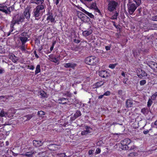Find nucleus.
Instances as JSON below:
<instances>
[{
	"mask_svg": "<svg viewBox=\"0 0 157 157\" xmlns=\"http://www.w3.org/2000/svg\"><path fill=\"white\" fill-rule=\"evenodd\" d=\"M25 19L24 16L21 14H17L14 16L13 18V20L11 22L10 24V27L11 30L10 31L9 33H8L7 36H9L10 34L13 30V26L16 24H19L20 23L23 22Z\"/></svg>",
	"mask_w": 157,
	"mask_h": 157,
	"instance_id": "obj_1",
	"label": "nucleus"
},
{
	"mask_svg": "<svg viewBox=\"0 0 157 157\" xmlns=\"http://www.w3.org/2000/svg\"><path fill=\"white\" fill-rule=\"evenodd\" d=\"M44 11V7L43 5H38L33 10V16L35 17H40Z\"/></svg>",
	"mask_w": 157,
	"mask_h": 157,
	"instance_id": "obj_2",
	"label": "nucleus"
},
{
	"mask_svg": "<svg viewBox=\"0 0 157 157\" xmlns=\"http://www.w3.org/2000/svg\"><path fill=\"white\" fill-rule=\"evenodd\" d=\"M98 61V59L94 56L88 57L85 59V63L91 65H95Z\"/></svg>",
	"mask_w": 157,
	"mask_h": 157,
	"instance_id": "obj_3",
	"label": "nucleus"
},
{
	"mask_svg": "<svg viewBox=\"0 0 157 157\" xmlns=\"http://www.w3.org/2000/svg\"><path fill=\"white\" fill-rule=\"evenodd\" d=\"M131 142V140L128 138L124 139L121 141V148L123 150H127L129 148L128 146Z\"/></svg>",
	"mask_w": 157,
	"mask_h": 157,
	"instance_id": "obj_4",
	"label": "nucleus"
},
{
	"mask_svg": "<svg viewBox=\"0 0 157 157\" xmlns=\"http://www.w3.org/2000/svg\"><path fill=\"white\" fill-rule=\"evenodd\" d=\"M107 1L108 2V9L109 11L112 12L116 9L118 5L117 2L113 0H108Z\"/></svg>",
	"mask_w": 157,
	"mask_h": 157,
	"instance_id": "obj_5",
	"label": "nucleus"
},
{
	"mask_svg": "<svg viewBox=\"0 0 157 157\" xmlns=\"http://www.w3.org/2000/svg\"><path fill=\"white\" fill-rule=\"evenodd\" d=\"M137 5H136L133 3H130L128 4V12L130 14H132L135 11L137 7Z\"/></svg>",
	"mask_w": 157,
	"mask_h": 157,
	"instance_id": "obj_6",
	"label": "nucleus"
},
{
	"mask_svg": "<svg viewBox=\"0 0 157 157\" xmlns=\"http://www.w3.org/2000/svg\"><path fill=\"white\" fill-rule=\"evenodd\" d=\"M99 75L100 77L104 78H106L109 77L110 75L109 73L107 71L105 70L100 71L99 73Z\"/></svg>",
	"mask_w": 157,
	"mask_h": 157,
	"instance_id": "obj_7",
	"label": "nucleus"
},
{
	"mask_svg": "<svg viewBox=\"0 0 157 157\" xmlns=\"http://www.w3.org/2000/svg\"><path fill=\"white\" fill-rule=\"evenodd\" d=\"M44 0H30L31 3L36 4L39 5H43L44 7L45 6L44 3Z\"/></svg>",
	"mask_w": 157,
	"mask_h": 157,
	"instance_id": "obj_8",
	"label": "nucleus"
},
{
	"mask_svg": "<svg viewBox=\"0 0 157 157\" xmlns=\"http://www.w3.org/2000/svg\"><path fill=\"white\" fill-rule=\"evenodd\" d=\"M24 14L25 17L27 19L29 20L30 18V13L29 12V9L28 8H26L24 12Z\"/></svg>",
	"mask_w": 157,
	"mask_h": 157,
	"instance_id": "obj_9",
	"label": "nucleus"
},
{
	"mask_svg": "<svg viewBox=\"0 0 157 157\" xmlns=\"http://www.w3.org/2000/svg\"><path fill=\"white\" fill-rule=\"evenodd\" d=\"M137 74L138 76L140 78H141L143 76H147V73L144 71L140 69L138 70V72H137Z\"/></svg>",
	"mask_w": 157,
	"mask_h": 157,
	"instance_id": "obj_10",
	"label": "nucleus"
},
{
	"mask_svg": "<svg viewBox=\"0 0 157 157\" xmlns=\"http://www.w3.org/2000/svg\"><path fill=\"white\" fill-rule=\"evenodd\" d=\"M76 66V64L73 63H66L64 64V66L65 67H71L73 69L74 68V67Z\"/></svg>",
	"mask_w": 157,
	"mask_h": 157,
	"instance_id": "obj_11",
	"label": "nucleus"
},
{
	"mask_svg": "<svg viewBox=\"0 0 157 157\" xmlns=\"http://www.w3.org/2000/svg\"><path fill=\"white\" fill-rule=\"evenodd\" d=\"M33 143L34 146L36 147H38L42 146L43 144L41 141L39 140H35L33 141Z\"/></svg>",
	"mask_w": 157,
	"mask_h": 157,
	"instance_id": "obj_12",
	"label": "nucleus"
},
{
	"mask_svg": "<svg viewBox=\"0 0 157 157\" xmlns=\"http://www.w3.org/2000/svg\"><path fill=\"white\" fill-rule=\"evenodd\" d=\"M147 64L151 69H154L155 67L157 68V63L153 62H149Z\"/></svg>",
	"mask_w": 157,
	"mask_h": 157,
	"instance_id": "obj_13",
	"label": "nucleus"
},
{
	"mask_svg": "<svg viewBox=\"0 0 157 157\" xmlns=\"http://www.w3.org/2000/svg\"><path fill=\"white\" fill-rule=\"evenodd\" d=\"M47 20H49L52 23H55V17H54L52 14H49V15L47 19Z\"/></svg>",
	"mask_w": 157,
	"mask_h": 157,
	"instance_id": "obj_14",
	"label": "nucleus"
},
{
	"mask_svg": "<svg viewBox=\"0 0 157 157\" xmlns=\"http://www.w3.org/2000/svg\"><path fill=\"white\" fill-rule=\"evenodd\" d=\"M86 130L81 132V135H86L90 132V128L87 126H86L85 128Z\"/></svg>",
	"mask_w": 157,
	"mask_h": 157,
	"instance_id": "obj_15",
	"label": "nucleus"
},
{
	"mask_svg": "<svg viewBox=\"0 0 157 157\" xmlns=\"http://www.w3.org/2000/svg\"><path fill=\"white\" fill-rule=\"evenodd\" d=\"M92 33V31L91 30H85L83 32L82 34L85 36H87L90 35Z\"/></svg>",
	"mask_w": 157,
	"mask_h": 157,
	"instance_id": "obj_16",
	"label": "nucleus"
},
{
	"mask_svg": "<svg viewBox=\"0 0 157 157\" xmlns=\"http://www.w3.org/2000/svg\"><path fill=\"white\" fill-rule=\"evenodd\" d=\"M9 114L8 112H5L3 109L1 110L0 113V116L1 117H6L8 116Z\"/></svg>",
	"mask_w": 157,
	"mask_h": 157,
	"instance_id": "obj_17",
	"label": "nucleus"
},
{
	"mask_svg": "<svg viewBox=\"0 0 157 157\" xmlns=\"http://www.w3.org/2000/svg\"><path fill=\"white\" fill-rule=\"evenodd\" d=\"M9 58L14 63H16L18 60V58L13 54L11 55L10 56Z\"/></svg>",
	"mask_w": 157,
	"mask_h": 157,
	"instance_id": "obj_18",
	"label": "nucleus"
},
{
	"mask_svg": "<svg viewBox=\"0 0 157 157\" xmlns=\"http://www.w3.org/2000/svg\"><path fill=\"white\" fill-rule=\"evenodd\" d=\"M7 7L5 6H0V11L4 12L6 13H7Z\"/></svg>",
	"mask_w": 157,
	"mask_h": 157,
	"instance_id": "obj_19",
	"label": "nucleus"
},
{
	"mask_svg": "<svg viewBox=\"0 0 157 157\" xmlns=\"http://www.w3.org/2000/svg\"><path fill=\"white\" fill-rule=\"evenodd\" d=\"M19 38L22 44H25L28 40V37H19Z\"/></svg>",
	"mask_w": 157,
	"mask_h": 157,
	"instance_id": "obj_20",
	"label": "nucleus"
},
{
	"mask_svg": "<svg viewBox=\"0 0 157 157\" xmlns=\"http://www.w3.org/2000/svg\"><path fill=\"white\" fill-rule=\"evenodd\" d=\"M82 11L87 15L88 16L90 17L91 18H93L94 17V16L91 13H90L88 11H86L85 10L83 9Z\"/></svg>",
	"mask_w": 157,
	"mask_h": 157,
	"instance_id": "obj_21",
	"label": "nucleus"
},
{
	"mask_svg": "<svg viewBox=\"0 0 157 157\" xmlns=\"http://www.w3.org/2000/svg\"><path fill=\"white\" fill-rule=\"evenodd\" d=\"M126 103L127 107H129L131 106L133 104V102L132 100L128 99L127 100Z\"/></svg>",
	"mask_w": 157,
	"mask_h": 157,
	"instance_id": "obj_22",
	"label": "nucleus"
},
{
	"mask_svg": "<svg viewBox=\"0 0 157 157\" xmlns=\"http://www.w3.org/2000/svg\"><path fill=\"white\" fill-rule=\"evenodd\" d=\"M34 152L33 151L26 152L25 154H22L24 156H26L28 157H32Z\"/></svg>",
	"mask_w": 157,
	"mask_h": 157,
	"instance_id": "obj_23",
	"label": "nucleus"
},
{
	"mask_svg": "<svg viewBox=\"0 0 157 157\" xmlns=\"http://www.w3.org/2000/svg\"><path fill=\"white\" fill-rule=\"evenodd\" d=\"M48 146L49 148H50V149H51V150L53 151L56 150V147H57V146L55 144H51L48 145Z\"/></svg>",
	"mask_w": 157,
	"mask_h": 157,
	"instance_id": "obj_24",
	"label": "nucleus"
},
{
	"mask_svg": "<svg viewBox=\"0 0 157 157\" xmlns=\"http://www.w3.org/2000/svg\"><path fill=\"white\" fill-rule=\"evenodd\" d=\"M148 109L147 108H144L141 110V112L144 115L147 114L148 113Z\"/></svg>",
	"mask_w": 157,
	"mask_h": 157,
	"instance_id": "obj_25",
	"label": "nucleus"
},
{
	"mask_svg": "<svg viewBox=\"0 0 157 157\" xmlns=\"http://www.w3.org/2000/svg\"><path fill=\"white\" fill-rule=\"evenodd\" d=\"M81 115V112L79 110H77L74 114V117L76 118Z\"/></svg>",
	"mask_w": 157,
	"mask_h": 157,
	"instance_id": "obj_26",
	"label": "nucleus"
},
{
	"mask_svg": "<svg viewBox=\"0 0 157 157\" xmlns=\"http://www.w3.org/2000/svg\"><path fill=\"white\" fill-rule=\"evenodd\" d=\"M40 65H38L36 67V70L35 71V74L36 75L39 73L40 72Z\"/></svg>",
	"mask_w": 157,
	"mask_h": 157,
	"instance_id": "obj_27",
	"label": "nucleus"
},
{
	"mask_svg": "<svg viewBox=\"0 0 157 157\" xmlns=\"http://www.w3.org/2000/svg\"><path fill=\"white\" fill-rule=\"evenodd\" d=\"M39 94L43 97H47L46 94L44 91L43 90L40 91V92H39Z\"/></svg>",
	"mask_w": 157,
	"mask_h": 157,
	"instance_id": "obj_28",
	"label": "nucleus"
},
{
	"mask_svg": "<svg viewBox=\"0 0 157 157\" xmlns=\"http://www.w3.org/2000/svg\"><path fill=\"white\" fill-rule=\"evenodd\" d=\"M49 57L51 59V61H52L53 62H54L55 63H56L57 62L58 60L55 57H52V56L51 57V56H49Z\"/></svg>",
	"mask_w": 157,
	"mask_h": 157,
	"instance_id": "obj_29",
	"label": "nucleus"
},
{
	"mask_svg": "<svg viewBox=\"0 0 157 157\" xmlns=\"http://www.w3.org/2000/svg\"><path fill=\"white\" fill-rule=\"evenodd\" d=\"M156 98H157V92L153 94L151 97V99L153 100H155Z\"/></svg>",
	"mask_w": 157,
	"mask_h": 157,
	"instance_id": "obj_30",
	"label": "nucleus"
},
{
	"mask_svg": "<svg viewBox=\"0 0 157 157\" xmlns=\"http://www.w3.org/2000/svg\"><path fill=\"white\" fill-rule=\"evenodd\" d=\"M37 114L40 117H41L42 115H45V113L43 111H40L38 112Z\"/></svg>",
	"mask_w": 157,
	"mask_h": 157,
	"instance_id": "obj_31",
	"label": "nucleus"
},
{
	"mask_svg": "<svg viewBox=\"0 0 157 157\" xmlns=\"http://www.w3.org/2000/svg\"><path fill=\"white\" fill-rule=\"evenodd\" d=\"M28 35H27V33L25 32H23L21 33L20 35V36L19 37H28Z\"/></svg>",
	"mask_w": 157,
	"mask_h": 157,
	"instance_id": "obj_32",
	"label": "nucleus"
},
{
	"mask_svg": "<svg viewBox=\"0 0 157 157\" xmlns=\"http://www.w3.org/2000/svg\"><path fill=\"white\" fill-rule=\"evenodd\" d=\"M151 99H149L147 103V106L148 107H150L151 105L153 102L152 101Z\"/></svg>",
	"mask_w": 157,
	"mask_h": 157,
	"instance_id": "obj_33",
	"label": "nucleus"
},
{
	"mask_svg": "<svg viewBox=\"0 0 157 157\" xmlns=\"http://www.w3.org/2000/svg\"><path fill=\"white\" fill-rule=\"evenodd\" d=\"M20 49L22 51H25L26 49V47L25 46V44H22V45L20 47Z\"/></svg>",
	"mask_w": 157,
	"mask_h": 157,
	"instance_id": "obj_34",
	"label": "nucleus"
},
{
	"mask_svg": "<svg viewBox=\"0 0 157 157\" xmlns=\"http://www.w3.org/2000/svg\"><path fill=\"white\" fill-rule=\"evenodd\" d=\"M118 14V13H117V12H116L114 14L112 17V19H117Z\"/></svg>",
	"mask_w": 157,
	"mask_h": 157,
	"instance_id": "obj_35",
	"label": "nucleus"
},
{
	"mask_svg": "<svg viewBox=\"0 0 157 157\" xmlns=\"http://www.w3.org/2000/svg\"><path fill=\"white\" fill-rule=\"evenodd\" d=\"M104 84V82L103 81H101L98 82L96 83V85L97 87H99L103 85Z\"/></svg>",
	"mask_w": 157,
	"mask_h": 157,
	"instance_id": "obj_36",
	"label": "nucleus"
},
{
	"mask_svg": "<svg viewBox=\"0 0 157 157\" xmlns=\"http://www.w3.org/2000/svg\"><path fill=\"white\" fill-rule=\"evenodd\" d=\"M14 9V8L11 7L7 8V13H10L11 11H12Z\"/></svg>",
	"mask_w": 157,
	"mask_h": 157,
	"instance_id": "obj_37",
	"label": "nucleus"
},
{
	"mask_svg": "<svg viewBox=\"0 0 157 157\" xmlns=\"http://www.w3.org/2000/svg\"><path fill=\"white\" fill-rule=\"evenodd\" d=\"M33 116V114L28 115L25 116V117H27V120H29Z\"/></svg>",
	"mask_w": 157,
	"mask_h": 157,
	"instance_id": "obj_38",
	"label": "nucleus"
},
{
	"mask_svg": "<svg viewBox=\"0 0 157 157\" xmlns=\"http://www.w3.org/2000/svg\"><path fill=\"white\" fill-rule=\"evenodd\" d=\"M136 154H137L136 153H131L128 155V156H131V157H134L135 156Z\"/></svg>",
	"mask_w": 157,
	"mask_h": 157,
	"instance_id": "obj_39",
	"label": "nucleus"
},
{
	"mask_svg": "<svg viewBox=\"0 0 157 157\" xmlns=\"http://www.w3.org/2000/svg\"><path fill=\"white\" fill-rule=\"evenodd\" d=\"M136 3L137 6H139L141 3V0H133Z\"/></svg>",
	"mask_w": 157,
	"mask_h": 157,
	"instance_id": "obj_40",
	"label": "nucleus"
},
{
	"mask_svg": "<svg viewBox=\"0 0 157 157\" xmlns=\"http://www.w3.org/2000/svg\"><path fill=\"white\" fill-rule=\"evenodd\" d=\"M146 83V81L145 80H141L140 82V84L141 86H143Z\"/></svg>",
	"mask_w": 157,
	"mask_h": 157,
	"instance_id": "obj_41",
	"label": "nucleus"
},
{
	"mask_svg": "<svg viewBox=\"0 0 157 157\" xmlns=\"http://www.w3.org/2000/svg\"><path fill=\"white\" fill-rule=\"evenodd\" d=\"M116 65V64H110L109 65V67L112 69H113L115 67Z\"/></svg>",
	"mask_w": 157,
	"mask_h": 157,
	"instance_id": "obj_42",
	"label": "nucleus"
},
{
	"mask_svg": "<svg viewBox=\"0 0 157 157\" xmlns=\"http://www.w3.org/2000/svg\"><path fill=\"white\" fill-rule=\"evenodd\" d=\"M110 94V93L109 91H107L103 95L104 96H108Z\"/></svg>",
	"mask_w": 157,
	"mask_h": 157,
	"instance_id": "obj_43",
	"label": "nucleus"
},
{
	"mask_svg": "<svg viewBox=\"0 0 157 157\" xmlns=\"http://www.w3.org/2000/svg\"><path fill=\"white\" fill-rule=\"evenodd\" d=\"M151 19L153 21H157V15L152 17Z\"/></svg>",
	"mask_w": 157,
	"mask_h": 157,
	"instance_id": "obj_44",
	"label": "nucleus"
},
{
	"mask_svg": "<svg viewBox=\"0 0 157 157\" xmlns=\"http://www.w3.org/2000/svg\"><path fill=\"white\" fill-rule=\"evenodd\" d=\"M59 157H66V155L64 153H61L59 154Z\"/></svg>",
	"mask_w": 157,
	"mask_h": 157,
	"instance_id": "obj_45",
	"label": "nucleus"
},
{
	"mask_svg": "<svg viewBox=\"0 0 157 157\" xmlns=\"http://www.w3.org/2000/svg\"><path fill=\"white\" fill-rule=\"evenodd\" d=\"M101 149L99 148H98L96 150L95 153L96 154H99L101 152Z\"/></svg>",
	"mask_w": 157,
	"mask_h": 157,
	"instance_id": "obj_46",
	"label": "nucleus"
},
{
	"mask_svg": "<svg viewBox=\"0 0 157 157\" xmlns=\"http://www.w3.org/2000/svg\"><path fill=\"white\" fill-rule=\"evenodd\" d=\"M111 47L110 46H105V48L106 51H108L110 50Z\"/></svg>",
	"mask_w": 157,
	"mask_h": 157,
	"instance_id": "obj_47",
	"label": "nucleus"
},
{
	"mask_svg": "<svg viewBox=\"0 0 157 157\" xmlns=\"http://www.w3.org/2000/svg\"><path fill=\"white\" fill-rule=\"evenodd\" d=\"M28 67L29 68L30 70H33L34 69V67L33 66L31 65V66H28Z\"/></svg>",
	"mask_w": 157,
	"mask_h": 157,
	"instance_id": "obj_48",
	"label": "nucleus"
},
{
	"mask_svg": "<svg viewBox=\"0 0 157 157\" xmlns=\"http://www.w3.org/2000/svg\"><path fill=\"white\" fill-rule=\"evenodd\" d=\"M54 44H55V43H53L52 44V46L50 48V50L51 52L53 49Z\"/></svg>",
	"mask_w": 157,
	"mask_h": 157,
	"instance_id": "obj_49",
	"label": "nucleus"
},
{
	"mask_svg": "<svg viewBox=\"0 0 157 157\" xmlns=\"http://www.w3.org/2000/svg\"><path fill=\"white\" fill-rule=\"evenodd\" d=\"M129 148H130L129 149V150H131L134 149L135 146L134 145H132L130 147H129Z\"/></svg>",
	"mask_w": 157,
	"mask_h": 157,
	"instance_id": "obj_50",
	"label": "nucleus"
},
{
	"mask_svg": "<svg viewBox=\"0 0 157 157\" xmlns=\"http://www.w3.org/2000/svg\"><path fill=\"white\" fill-rule=\"evenodd\" d=\"M34 54L35 55V57L36 58H39V56L37 55V54H36V52L35 51L34 52Z\"/></svg>",
	"mask_w": 157,
	"mask_h": 157,
	"instance_id": "obj_51",
	"label": "nucleus"
},
{
	"mask_svg": "<svg viewBox=\"0 0 157 157\" xmlns=\"http://www.w3.org/2000/svg\"><path fill=\"white\" fill-rule=\"evenodd\" d=\"M149 130H146V131H144V132H143L144 133V134H147L148 133V132H149Z\"/></svg>",
	"mask_w": 157,
	"mask_h": 157,
	"instance_id": "obj_52",
	"label": "nucleus"
},
{
	"mask_svg": "<svg viewBox=\"0 0 157 157\" xmlns=\"http://www.w3.org/2000/svg\"><path fill=\"white\" fill-rule=\"evenodd\" d=\"M88 153L89 155H92L93 153L92 150L89 151L88 152Z\"/></svg>",
	"mask_w": 157,
	"mask_h": 157,
	"instance_id": "obj_53",
	"label": "nucleus"
},
{
	"mask_svg": "<svg viewBox=\"0 0 157 157\" xmlns=\"http://www.w3.org/2000/svg\"><path fill=\"white\" fill-rule=\"evenodd\" d=\"M127 78H125L124 79L123 81V82L124 83V84H127V82H126L127 81Z\"/></svg>",
	"mask_w": 157,
	"mask_h": 157,
	"instance_id": "obj_54",
	"label": "nucleus"
},
{
	"mask_svg": "<svg viewBox=\"0 0 157 157\" xmlns=\"http://www.w3.org/2000/svg\"><path fill=\"white\" fill-rule=\"evenodd\" d=\"M104 96V95H103H103H100L99 96L98 98H99V99L102 98Z\"/></svg>",
	"mask_w": 157,
	"mask_h": 157,
	"instance_id": "obj_55",
	"label": "nucleus"
},
{
	"mask_svg": "<svg viewBox=\"0 0 157 157\" xmlns=\"http://www.w3.org/2000/svg\"><path fill=\"white\" fill-rule=\"evenodd\" d=\"M4 71V70L2 69H0V74L2 73Z\"/></svg>",
	"mask_w": 157,
	"mask_h": 157,
	"instance_id": "obj_56",
	"label": "nucleus"
},
{
	"mask_svg": "<svg viewBox=\"0 0 157 157\" xmlns=\"http://www.w3.org/2000/svg\"><path fill=\"white\" fill-rule=\"evenodd\" d=\"M56 0V5H57L59 3V0Z\"/></svg>",
	"mask_w": 157,
	"mask_h": 157,
	"instance_id": "obj_57",
	"label": "nucleus"
},
{
	"mask_svg": "<svg viewBox=\"0 0 157 157\" xmlns=\"http://www.w3.org/2000/svg\"><path fill=\"white\" fill-rule=\"evenodd\" d=\"M121 75H122V76H123L125 77V74L123 72L122 73Z\"/></svg>",
	"mask_w": 157,
	"mask_h": 157,
	"instance_id": "obj_58",
	"label": "nucleus"
},
{
	"mask_svg": "<svg viewBox=\"0 0 157 157\" xmlns=\"http://www.w3.org/2000/svg\"><path fill=\"white\" fill-rule=\"evenodd\" d=\"M155 72H157V68L155 67V69H153Z\"/></svg>",
	"mask_w": 157,
	"mask_h": 157,
	"instance_id": "obj_59",
	"label": "nucleus"
},
{
	"mask_svg": "<svg viewBox=\"0 0 157 157\" xmlns=\"http://www.w3.org/2000/svg\"><path fill=\"white\" fill-rule=\"evenodd\" d=\"M13 155L15 156H16L17 155V154H16L13 152Z\"/></svg>",
	"mask_w": 157,
	"mask_h": 157,
	"instance_id": "obj_60",
	"label": "nucleus"
},
{
	"mask_svg": "<svg viewBox=\"0 0 157 157\" xmlns=\"http://www.w3.org/2000/svg\"><path fill=\"white\" fill-rule=\"evenodd\" d=\"M9 143L8 141H6V146H7L9 145Z\"/></svg>",
	"mask_w": 157,
	"mask_h": 157,
	"instance_id": "obj_61",
	"label": "nucleus"
},
{
	"mask_svg": "<svg viewBox=\"0 0 157 157\" xmlns=\"http://www.w3.org/2000/svg\"><path fill=\"white\" fill-rule=\"evenodd\" d=\"M154 124L155 125L157 126V120L155 122Z\"/></svg>",
	"mask_w": 157,
	"mask_h": 157,
	"instance_id": "obj_62",
	"label": "nucleus"
},
{
	"mask_svg": "<svg viewBox=\"0 0 157 157\" xmlns=\"http://www.w3.org/2000/svg\"><path fill=\"white\" fill-rule=\"evenodd\" d=\"M80 40H77V41L76 42L77 43H79V42H80Z\"/></svg>",
	"mask_w": 157,
	"mask_h": 157,
	"instance_id": "obj_63",
	"label": "nucleus"
},
{
	"mask_svg": "<svg viewBox=\"0 0 157 157\" xmlns=\"http://www.w3.org/2000/svg\"><path fill=\"white\" fill-rule=\"evenodd\" d=\"M65 99H66V98H62L61 100H65Z\"/></svg>",
	"mask_w": 157,
	"mask_h": 157,
	"instance_id": "obj_64",
	"label": "nucleus"
}]
</instances>
